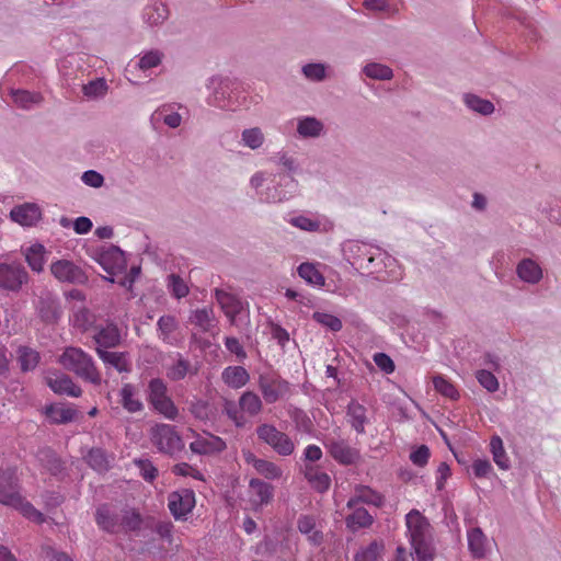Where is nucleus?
Segmentation results:
<instances>
[{"instance_id":"1","label":"nucleus","mask_w":561,"mask_h":561,"mask_svg":"<svg viewBox=\"0 0 561 561\" xmlns=\"http://www.w3.org/2000/svg\"><path fill=\"white\" fill-rule=\"evenodd\" d=\"M0 503L18 510L33 522L44 520L43 514L22 496L19 479L13 472L0 473Z\"/></svg>"},{"instance_id":"2","label":"nucleus","mask_w":561,"mask_h":561,"mask_svg":"<svg viewBox=\"0 0 561 561\" xmlns=\"http://www.w3.org/2000/svg\"><path fill=\"white\" fill-rule=\"evenodd\" d=\"M405 524L410 543L417 561L431 560L433 553L427 540L430 534L427 519L419 511L413 510L407 514Z\"/></svg>"},{"instance_id":"3","label":"nucleus","mask_w":561,"mask_h":561,"mask_svg":"<svg viewBox=\"0 0 561 561\" xmlns=\"http://www.w3.org/2000/svg\"><path fill=\"white\" fill-rule=\"evenodd\" d=\"M58 362L65 369L87 381L95 385L101 382V376L92 357L79 347H67L59 356Z\"/></svg>"},{"instance_id":"4","label":"nucleus","mask_w":561,"mask_h":561,"mask_svg":"<svg viewBox=\"0 0 561 561\" xmlns=\"http://www.w3.org/2000/svg\"><path fill=\"white\" fill-rule=\"evenodd\" d=\"M256 434L260 440L268 445L279 456H290L296 449L294 440L272 424L257 426Z\"/></svg>"},{"instance_id":"5","label":"nucleus","mask_w":561,"mask_h":561,"mask_svg":"<svg viewBox=\"0 0 561 561\" xmlns=\"http://www.w3.org/2000/svg\"><path fill=\"white\" fill-rule=\"evenodd\" d=\"M152 444L159 451L173 455L183 449L184 444L175 427L170 424H157L150 431Z\"/></svg>"},{"instance_id":"6","label":"nucleus","mask_w":561,"mask_h":561,"mask_svg":"<svg viewBox=\"0 0 561 561\" xmlns=\"http://www.w3.org/2000/svg\"><path fill=\"white\" fill-rule=\"evenodd\" d=\"M259 388L267 403H274L290 392L289 383L276 375H261Z\"/></svg>"},{"instance_id":"7","label":"nucleus","mask_w":561,"mask_h":561,"mask_svg":"<svg viewBox=\"0 0 561 561\" xmlns=\"http://www.w3.org/2000/svg\"><path fill=\"white\" fill-rule=\"evenodd\" d=\"M207 103L219 108H230L231 82L227 78L211 77L208 80Z\"/></svg>"},{"instance_id":"8","label":"nucleus","mask_w":561,"mask_h":561,"mask_svg":"<svg viewBox=\"0 0 561 561\" xmlns=\"http://www.w3.org/2000/svg\"><path fill=\"white\" fill-rule=\"evenodd\" d=\"M242 457L247 465L252 466L255 472L266 480H280L284 476V470L279 465L256 457L250 449H243Z\"/></svg>"},{"instance_id":"9","label":"nucleus","mask_w":561,"mask_h":561,"mask_svg":"<svg viewBox=\"0 0 561 561\" xmlns=\"http://www.w3.org/2000/svg\"><path fill=\"white\" fill-rule=\"evenodd\" d=\"M54 277L61 283L83 284L87 275L82 268L68 260H58L50 265Z\"/></svg>"},{"instance_id":"10","label":"nucleus","mask_w":561,"mask_h":561,"mask_svg":"<svg viewBox=\"0 0 561 561\" xmlns=\"http://www.w3.org/2000/svg\"><path fill=\"white\" fill-rule=\"evenodd\" d=\"M195 503V493L190 489L174 491L168 499L169 510L176 519L183 518L190 514Z\"/></svg>"},{"instance_id":"11","label":"nucleus","mask_w":561,"mask_h":561,"mask_svg":"<svg viewBox=\"0 0 561 561\" xmlns=\"http://www.w3.org/2000/svg\"><path fill=\"white\" fill-rule=\"evenodd\" d=\"M27 282V273L20 264L0 262V288L19 290Z\"/></svg>"},{"instance_id":"12","label":"nucleus","mask_w":561,"mask_h":561,"mask_svg":"<svg viewBox=\"0 0 561 561\" xmlns=\"http://www.w3.org/2000/svg\"><path fill=\"white\" fill-rule=\"evenodd\" d=\"M194 435V440L190 444V449L194 454L198 455H211L216 453H220L226 449L227 445L225 440L216 435H213L208 432H204L203 434L195 433L192 431Z\"/></svg>"},{"instance_id":"13","label":"nucleus","mask_w":561,"mask_h":561,"mask_svg":"<svg viewBox=\"0 0 561 561\" xmlns=\"http://www.w3.org/2000/svg\"><path fill=\"white\" fill-rule=\"evenodd\" d=\"M157 336L163 343L171 346H179L183 336L180 333V325L175 317L164 314L157 322Z\"/></svg>"},{"instance_id":"14","label":"nucleus","mask_w":561,"mask_h":561,"mask_svg":"<svg viewBox=\"0 0 561 561\" xmlns=\"http://www.w3.org/2000/svg\"><path fill=\"white\" fill-rule=\"evenodd\" d=\"M286 221L293 227L307 232H319L327 229V220L317 215L309 213H294L286 217Z\"/></svg>"},{"instance_id":"15","label":"nucleus","mask_w":561,"mask_h":561,"mask_svg":"<svg viewBox=\"0 0 561 561\" xmlns=\"http://www.w3.org/2000/svg\"><path fill=\"white\" fill-rule=\"evenodd\" d=\"M46 382L57 394L78 398L82 392L80 387L77 386L68 375L60 371H48L46 375Z\"/></svg>"},{"instance_id":"16","label":"nucleus","mask_w":561,"mask_h":561,"mask_svg":"<svg viewBox=\"0 0 561 561\" xmlns=\"http://www.w3.org/2000/svg\"><path fill=\"white\" fill-rule=\"evenodd\" d=\"M249 492L250 502L255 508L267 505L274 497L273 485L259 478L250 479Z\"/></svg>"},{"instance_id":"17","label":"nucleus","mask_w":561,"mask_h":561,"mask_svg":"<svg viewBox=\"0 0 561 561\" xmlns=\"http://www.w3.org/2000/svg\"><path fill=\"white\" fill-rule=\"evenodd\" d=\"M99 263L111 275L115 276L126 270L124 253L115 247L100 254Z\"/></svg>"},{"instance_id":"18","label":"nucleus","mask_w":561,"mask_h":561,"mask_svg":"<svg viewBox=\"0 0 561 561\" xmlns=\"http://www.w3.org/2000/svg\"><path fill=\"white\" fill-rule=\"evenodd\" d=\"M42 217L41 208L33 203H25L23 205L15 206L10 211V218L24 227H31L35 225Z\"/></svg>"},{"instance_id":"19","label":"nucleus","mask_w":561,"mask_h":561,"mask_svg":"<svg viewBox=\"0 0 561 561\" xmlns=\"http://www.w3.org/2000/svg\"><path fill=\"white\" fill-rule=\"evenodd\" d=\"M328 448L330 455L342 465H352L359 459V451L343 439L330 442Z\"/></svg>"},{"instance_id":"20","label":"nucleus","mask_w":561,"mask_h":561,"mask_svg":"<svg viewBox=\"0 0 561 561\" xmlns=\"http://www.w3.org/2000/svg\"><path fill=\"white\" fill-rule=\"evenodd\" d=\"M518 278L527 284H538L543 277L540 264L533 259H523L516 266Z\"/></svg>"},{"instance_id":"21","label":"nucleus","mask_w":561,"mask_h":561,"mask_svg":"<svg viewBox=\"0 0 561 561\" xmlns=\"http://www.w3.org/2000/svg\"><path fill=\"white\" fill-rule=\"evenodd\" d=\"M95 520L100 528L107 533H119V512L112 510L107 505H102L96 510Z\"/></svg>"},{"instance_id":"22","label":"nucleus","mask_w":561,"mask_h":561,"mask_svg":"<svg viewBox=\"0 0 561 561\" xmlns=\"http://www.w3.org/2000/svg\"><path fill=\"white\" fill-rule=\"evenodd\" d=\"M25 261L33 272L43 271L47 260L46 248L41 243H32L23 249Z\"/></svg>"},{"instance_id":"23","label":"nucleus","mask_w":561,"mask_h":561,"mask_svg":"<svg viewBox=\"0 0 561 561\" xmlns=\"http://www.w3.org/2000/svg\"><path fill=\"white\" fill-rule=\"evenodd\" d=\"M383 497L378 492L374 491L366 485H357L355 488L354 495L348 500L347 506L350 508L355 507L358 503H365L368 505L380 506Z\"/></svg>"},{"instance_id":"24","label":"nucleus","mask_w":561,"mask_h":561,"mask_svg":"<svg viewBox=\"0 0 561 561\" xmlns=\"http://www.w3.org/2000/svg\"><path fill=\"white\" fill-rule=\"evenodd\" d=\"M96 352L105 365L115 368L119 373L130 371L131 363L126 353L108 352L101 348H96Z\"/></svg>"},{"instance_id":"25","label":"nucleus","mask_w":561,"mask_h":561,"mask_svg":"<svg viewBox=\"0 0 561 561\" xmlns=\"http://www.w3.org/2000/svg\"><path fill=\"white\" fill-rule=\"evenodd\" d=\"M222 381L232 389H240L250 380V375L242 366H228L221 373Z\"/></svg>"},{"instance_id":"26","label":"nucleus","mask_w":561,"mask_h":561,"mask_svg":"<svg viewBox=\"0 0 561 561\" xmlns=\"http://www.w3.org/2000/svg\"><path fill=\"white\" fill-rule=\"evenodd\" d=\"M323 123L313 116H304L297 119V133L302 138H317L323 134Z\"/></svg>"},{"instance_id":"27","label":"nucleus","mask_w":561,"mask_h":561,"mask_svg":"<svg viewBox=\"0 0 561 561\" xmlns=\"http://www.w3.org/2000/svg\"><path fill=\"white\" fill-rule=\"evenodd\" d=\"M98 348L115 347L121 342V333L116 325L107 324L93 336Z\"/></svg>"},{"instance_id":"28","label":"nucleus","mask_w":561,"mask_h":561,"mask_svg":"<svg viewBox=\"0 0 561 561\" xmlns=\"http://www.w3.org/2000/svg\"><path fill=\"white\" fill-rule=\"evenodd\" d=\"M215 297L225 314L233 320L236 314L240 311V300L234 295L222 289H215Z\"/></svg>"},{"instance_id":"29","label":"nucleus","mask_w":561,"mask_h":561,"mask_svg":"<svg viewBox=\"0 0 561 561\" xmlns=\"http://www.w3.org/2000/svg\"><path fill=\"white\" fill-rule=\"evenodd\" d=\"M169 16V10L164 3L154 2L144 9L142 19L146 24L156 26L163 23Z\"/></svg>"},{"instance_id":"30","label":"nucleus","mask_w":561,"mask_h":561,"mask_svg":"<svg viewBox=\"0 0 561 561\" xmlns=\"http://www.w3.org/2000/svg\"><path fill=\"white\" fill-rule=\"evenodd\" d=\"M121 403L129 413L142 410V402L137 398L136 389L130 383H125L119 390Z\"/></svg>"},{"instance_id":"31","label":"nucleus","mask_w":561,"mask_h":561,"mask_svg":"<svg viewBox=\"0 0 561 561\" xmlns=\"http://www.w3.org/2000/svg\"><path fill=\"white\" fill-rule=\"evenodd\" d=\"M347 417L352 427L359 434L365 432L367 422L366 408L356 401H351L347 405Z\"/></svg>"},{"instance_id":"32","label":"nucleus","mask_w":561,"mask_h":561,"mask_svg":"<svg viewBox=\"0 0 561 561\" xmlns=\"http://www.w3.org/2000/svg\"><path fill=\"white\" fill-rule=\"evenodd\" d=\"M305 477L313 489L324 492L330 488L331 479L328 473L314 466H307Z\"/></svg>"},{"instance_id":"33","label":"nucleus","mask_w":561,"mask_h":561,"mask_svg":"<svg viewBox=\"0 0 561 561\" xmlns=\"http://www.w3.org/2000/svg\"><path fill=\"white\" fill-rule=\"evenodd\" d=\"M46 415L53 423L62 424L75 420L77 411L69 405L54 404L46 408Z\"/></svg>"},{"instance_id":"34","label":"nucleus","mask_w":561,"mask_h":561,"mask_svg":"<svg viewBox=\"0 0 561 561\" xmlns=\"http://www.w3.org/2000/svg\"><path fill=\"white\" fill-rule=\"evenodd\" d=\"M468 547L474 558H482L486 551V537L480 528H471L467 534Z\"/></svg>"},{"instance_id":"35","label":"nucleus","mask_w":561,"mask_h":561,"mask_svg":"<svg viewBox=\"0 0 561 561\" xmlns=\"http://www.w3.org/2000/svg\"><path fill=\"white\" fill-rule=\"evenodd\" d=\"M239 407L243 414L255 416L262 411L263 403L256 393L252 391H245L239 398Z\"/></svg>"},{"instance_id":"36","label":"nucleus","mask_w":561,"mask_h":561,"mask_svg":"<svg viewBox=\"0 0 561 561\" xmlns=\"http://www.w3.org/2000/svg\"><path fill=\"white\" fill-rule=\"evenodd\" d=\"M142 518L140 514L130 508L119 511V533H128L140 529Z\"/></svg>"},{"instance_id":"37","label":"nucleus","mask_w":561,"mask_h":561,"mask_svg":"<svg viewBox=\"0 0 561 561\" xmlns=\"http://www.w3.org/2000/svg\"><path fill=\"white\" fill-rule=\"evenodd\" d=\"M298 274L309 285L316 287H322L324 285V277L313 263H301L298 266Z\"/></svg>"},{"instance_id":"38","label":"nucleus","mask_w":561,"mask_h":561,"mask_svg":"<svg viewBox=\"0 0 561 561\" xmlns=\"http://www.w3.org/2000/svg\"><path fill=\"white\" fill-rule=\"evenodd\" d=\"M16 356L23 371L33 370L39 363L38 352L28 346H20Z\"/></svg>"},{"instance_id":"39","label":"nucleus","mask_w":561,"mask_h":561,"mask_svg":"<svg viewBox=\"0 0 561 561\" xmlns=\"http://www.w3.org/2000/svg\"><path fill=\"white\" fill-rule=\"evenodd\" d=\"M463 102L471 111L481 115H490L494 112L492 102L476 94H465Z\"/></svg>"},{"instance_id":"40","label":"nucleus","mask_w":561,"mask_h":561,"mask_svg":"<svg viewBox=\"0 0 561 561\" xmlns=\"http://www.w3.org/2000/svg\"><path fill=\"white\" fill-rule=\"evenodd\" d=\"M490 449L493 455L494 462L502 470H507L511 466L510 459L503 446V440L500 436H493L490 442Z\"/></svg>"},{"instance_id":"41","label":"nucleus","mask_w":561,"mask_h":561,"mask_svg":"<svg viewBox=\"0 0 561 561\" xmlns=\"http://www.w3.org/2000/svg\"><path fill=\"white\" fill-rule=\"evenodd\" d=\"M190 371V362L183 358L181 354H176L175 362L167 368V377L170 380L178 381L184 379Z\"/></svg>"},{"instance_id":"42","label":"nucleus","mask_w":561,"mask_h":561,"mask_svg":"<svg viewBox=\"0 0 561 561\" xmlns=\"http://www.w3.org/2000/svg\"><path fill=\"white\" fill-rule=\"evenodd\" d=\"M350 250L356 251L357 255L354 257L353 264L357 265L359 268H367L375 261L371 248L367 244L352 243Z\"/></svg>"},{"instance_id":"43","label":"nucleus","mask_w":561,"mask_h":561,"mask_svg":"<svg viewBox=\"0 0 561 561\" xmlns=\"http://www.w3.org/2000/svg\"><path fill=\"white\" fill-rule=\"evenodd\" d=\"M190 321L202 331L210 330L214 321V311L211 308H202L192 312Z\"/></svg>"},{"instance_id":"44","label":"nucleus","mask_w":561,"mask_h":561,"mask_svg":"<svg viewBox=\"0 0 561 561\" xmlns=\"http://www.w3.org/2000/svg\"><path fill=\"white\" fill-rule=\"evenodd\" d=\"M373 523V517L365 508H356L347 518L346 526L355 531L359 528H365L370 526Z\"/></svg>"},{"instance_id":"45","label":"nucleus","mask_w":561,"mask_h":561,"mask_svg":"<svg viewBox=\"0 0 561 561\" xmlns=\"http://www.w3.org/2000/svg\"><path fill=\"white\" fill-rule=\"evenodd\" d=\"M264 142V134L259 127L244 129L241 134V144L252 150L259 149Z\"/></svg>"},{"instance_id":"46","label":"nucleus","mask_w":561,"mask_h":561,"mask_svg":"<svg viewBox=\"0 0 561 561\" xmlns=\"http://www.w3.org/2000/svg\"><path fill=\"white\" fill-rule=\"evenodd\" d=\"M152 121H163L170 128H176L181 125L182 117L179 113L170 111L168 106H161L151 115Z\"/></svg>"},{"instance_id":"47","label":"nucleus","mask_w":561,"mask_h":561,"mask_svg":"<svg viewBox=\"0 0 561 561\" xmlns=\"http://www.w3.org/2000/svg\"><path fill=\"white\" fill-rule=\"evenodd\" d=\"M87 461L91 468L102 472L110 468L111 460L107 455L100 448H94L87 455Z\"/></svg>"},{"instance_id":"48","label":"nucleus","mask_w":561,"mask_h":561,"mask_svg":"<svg viewBox=\"0 0 561 561\" xmlns=\"http://www.w3.org/2000/svg\"><path fill=\"white\" fill-rule=\"evenodd\" d=\"M363 72L368 78L375 80H390L393 77V71L390 67L378 62L367 64L363 68Z\"/></svg>"},{"instance_id":"49","label":"nucleus","mask_w":561,"mask_h":561,"mask_svg":"<svg viewBox=\"0 0 561 561\" xmlns=\"http://www.w3.org/2000/svg\"><path fill=\"white\" fill-rule=\"evenodd\" d=\"M433 385L437 392H439L442 396L451 399L457 400L459 398V391L455 387V385L446 379L442 375H437L433 377Z\"/></svg>"},{"instance_id":"50","label":"nucleus","mask_w":561,"mask_h":561,"mask_svg":"<svg viewBox=\"0 0 561 561\" xmlns=\"http://www.w3.org/2000/svg\"><path fill=\"white\" fill-rule=\"evenodd\" d=\"M167 287L171 295L176 299L184 298L188 295L190 288L186 282L176 274H170L167 278Z\"/></svg>"},{"instance_id":"51","label":"nucleus","mask_w":561,"mask_h":561,"mask_svg":"<svg viewBox=\"0 0 561 561\" xmlns=\"http://www.w3.org/2000/svg\"><path fill=\"white\" fill-rule=\"evenodd\" d=\"M11 94L13 102L22 108H30L32 105L38 104L42 101L39 93H32L26 90H14Z\"/></svg>"},{"instance_id":"52","label":"nucleus","mask_w":561,"mask_h":561,"mask_svg":"<svg viewBox=\"0 0 561 561\" xmlns=\"http://www.w3.org/2000/svg\"><path fill=\"white\" fill-rule=\"evenodd\" d=\"M383 550L382 543L374 541L362 548L354 558V561H378Z\"/></svg>"},{"instance_id":"53","label":"nucleus","mask_w":561,"mask_h":561,"mask_svg":"<svg viewBox=\"0 0 561 561\" xmlns=\"http://www.w3.org/2000/svg\"><path fill=\"white\" fill-rule=\"evenodd\" d=\"M301 71L309 81L321 82L327 78V66L321 62L307 64Z\"/></svg>"},{"instance_id":"54","label":"nucleus","mask_w":561,"mask_h":561,"mask_svg":"<svg viewBox=\"0 0 561 561\" xmlns=\"http://www.w3.org/2000/svg\"><path fill=\"white\" fill-rule=\"evenodd\" d=\"M82 91L89 99H99L106 94L107 84L103 78H98L84 84Z\"/></svg>"},{"instance_id":"55","label":"nucleus","mask_w":561,"mask_h":561,"mask_svg":"<svg viewBox=\"0 0 561 561\" xmlns=\"http://www.w3.org/2000/svg\"><path fill=\"white\" fill-rule=\"evenodd\" d=\"M167 386L160 378L152 379L149 382V402L153 405L158 401L168 399Z\"/></svg>"},{"instance_id":"56","label":"nucleus","mask_w":561,"mask_h":561,"mask_svg":"<svg viewBox=\"0 0 561 561\" xmlns=\"http://www.w3.org/2000/svg\"><path fill=\"white\" fill-rule=\"evenodd\" d=\"M163 59V53L158 49H152L144 53L138 61V67L141 70H148L158 67Z\"/></svg>"},{"instance_id":"57","label":"nucleus","mask_w":561,"mask_h":561,"mask_svg":"<svg viewBox=\"0 0 561 561\" xmlns=\"http://www.w3.org/2000/svg\"><path fill=\"white\" fill-rule=\"evenodd\" d=\"M476 378L479 383L489 392H495L499 390V380L491 371L480 369L476 373Z\"/></svg>"},{"instance_id":"58","label":"nucleus","mask_w":561,"mask_h":561,"mask_svg":"<svg viewBox=\"0 0 561 561\" xmlns=\"http://www.w3.org/2000/svg\"><path fill=\"white\" fill-rule=\"evenodd\" d=\"M152 407L154 408L156 411H158L160 414H162L165 419L171 420V421L175 420L179 414V410L174 405L171 398H168L162 401H158V403L153 404Z\"/></svg>"},{"instance_id":"59","label":"nucleus","mask_w":561,"mask_h":561,"mask_svg":"<svg viewBox=\"0 0 561 561\" xmlns=\"http://www.w3.org/2000/svg\"><path fill=\"white\" fill-rule=\"evenodd\" d=\"M225 412L228 417L234 423L237 427H242L247 423L243 412L238 408L234 402L227 401L225 404Z\"/></svg>"},{"instance_id":"60","label":"nucleus","mask_w":561,"mask_h":561,"mask_svg":"<svg viewBox=\"0 0 561 561\" xmlns=\"http://www.w3.org/2000/svg\"><path fill=\"white\" fill-rule=\"evenodd\" d=\"M313 318L317 322L320 324L328 327L332 331H340L342 329V322L341 320L332 314L323 313V312H316L313 314Z\"/></svg>"},{"instance_id":"61","label":"nucleus","mask_w":561,"mask_h":561,"mask_svg":"<svg viewBox=\"0 0 561 561\" xmlns=\"http://www.w3.org/2000/svg\"><path fill=\"white\" fill-rule=\"evenodd\" d=\"M173 473L182 477H192L196 480H204L203 473L186 462L178 463L172 469Z\"/></svg>"},{"instance_id":"62","label":"nucleus","mask_w":561,"mask_h":561,"mask_svg":"<svg viewBox=\"0 0 561 561\" xmlns=\"http://www.w3.org/2000/svg\"><path fill=\"white\" fill-rule=\"evenodd\" d=\"M141 477L147 481H152L158 474L157 468L149 460H136Z\"/></svg>"},{"instance_id":"63","label":"nucleus","mask_w":561,"mask_h":561,"mask_svg":"<svg viewBox=\"0 0 561 561\" xmlns=\"http://www.w3.org/2000/svg\"><path fill=\"white\" fill-rule=\"evenodd\" d=\"M81 180L85 185L94 188L101 187L104 183L103 175L94 170L85 171L82 174Z\"/></svg>"},{"instance_id":"64","label":"nucleus","mask_w":561,"mask_h":561,"mask_svg":"<svg viewBox=\"0 0 561 561\" xmlns=\"http://www.w3.org/2000/svg\"><path fill=\"white\" fill-rule=\"evenodd\" d=\"M430 449L427 446L422 445L411 453L410 459L416 466H425L430 459Z\"/></svg>"}]
</instances>
